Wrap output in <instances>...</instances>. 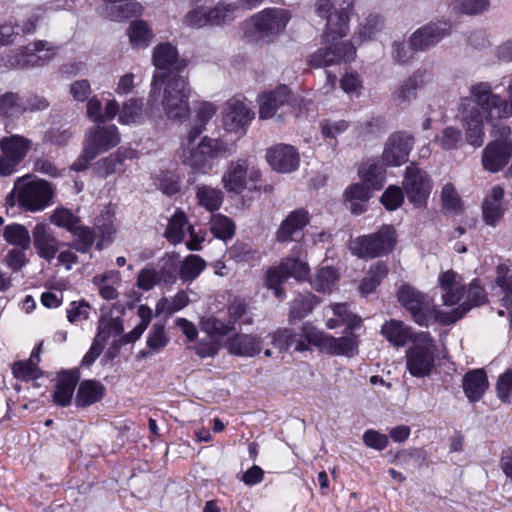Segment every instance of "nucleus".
Wrapping results in <instances>:
<instances>
[{
    "instance_id": "obj_1",
    "label": "nucleus",
    "mask_w": 512,
    "mask_h": 512,
    "mask_svg": "<svg viewBox=\"0 0 512 512\" xmlns=\"http://www.w3.org/2000/svg\"><path fill=\"white\" fill-rule=\"evenodd\" d=\"M470 97L460 103V118L467 142L480 147L484 142V119L509 118L512 116V82L507 88V100L494 94L490 84L480 82L470 87Z\"/></svg>"
},
{
    "instance_id": "obj_2",
    "label": "nucleus",
    "mask_w": 512,
    "mask_h": 512,
    "mask_svg": "<svg viewBox=\"0 0 512 512\" xmlns=\"http://www.w3.org/2000/svg\"><path fill=\"white\" fill-rule=\"evenodd\" d=\"M200 135L201 128H190L182 139L179 158L192 172L207 175L214 168L216 160L230 152V147L220 138L203 136L197 141Z\"/></svg>"
},
{
    "instance_id": "obj_3",
    "label": "nucleus",
    "mask_w": 512,
    "mask_h": 512,
    "mask_svg": "<svg viewBox=\"0 0 512 512\" xmlns=\"http://www.w3.org/2000/svg\"><path fill=\"white\" fill-rule=\"evenodd\" d=\"M119 143L120 134L115 125L98 123L90 127L85 133L82 151L72 164V169L77 172L86 170L99 154L109 151Z\"/></svg>"
},
{
    "instance_id": "obj_4",
    "label": "nucleus",
    "mask_w": 512,
    "mask_h": 512,
    "mask_svg": "<svg viewBox=\"0 0 512 512\" xmlns=\"http://www.w3.org/2000/svg\"><path fill=\"white\" fill-rule=\"evenodd\" d=\"M354 4L355 0H316L315 13L325 21L322 37L334 40L348 35Z\"/></svg>"
},
{
    "instance_id": "obj_5",
    "label": "nucleus",
    "mask_w": 512,
    "mask_h": 512,
    "mask_svg": "<svg viewBox=\"0 0 512 512\" xmlns=\"http://www.w3.org/2000/svg\"><path fill=\"white\" fill-rule=\"evenodd\" d=\"M291 16L281 8H267L246 23L245 37L251 42H273L286 28Z\"/></svg>"
},
{
    "instance_id": "obj_6",
    "label": "nucleus",
    "mask_w": 512,
    "mask_h": 512,
    "mask_svg": "<svg viewBox=\"0 0 512 512\" xmlns=\"http://www.w3.org/2000/svg\"><path fill=\"white\" fill-rule=\"evenodd\" d=\"M396 244L395 228L392 225H382L376 232L352 240L349 248L359 258L373 259L388 255Z\"/></svg>"
},
{
    "instance_id": "obj_7",
    "label": "nucleus",
    "mask_w": 512,
    "mask_h": 512,
    "mask_svg": "<svg viewBox=\"0 0 512 512\" xmlns=\"http://www.w3.org/2000/svg\"><path fill=\"white\" fill-rule=\"evenodd\" d=\"M191 90L182 76L169 77L164 86L162 108L171 121H185L190 116L189 98Z\"/></svg>"
},
{
    "instance_id": "obj_8",
    "label": "nucleus",
    "mask_w": 512,
    "mask_h": 512,
    "mask_svg": "<svg viewBox=\"0 0 512 512\" xmlns=\"http://www.w3.org/2000/svg\"><path fill=\"white\" fill-rule=\"evenodd\" d=\"M303 332L309 344L330 355L353 357L358 353L357 336L351 333V326L347 328L346 335L339 338L326 334L309 323L303 325Z\"/></svg>"
},
{
    "instance_id": "obj_9",
    "label": "nucleus",
    "mask_w": 512,
    "mask_h": 512,
    "mask_svg": "<svg viewBox=\"0 0 512 512\" xmlns=\"http://www.w3.org/2000/svg\"><path fill=\"white\" fill-rule=\"evenodd\" d=\"M491 135L495 138L483 150L482 165L491 173L499 172L512 156L511 129L503 123L493 125Z\"/></svg>"
},
{
    "instance_id": "obj_10",
    "label": "nucleus",
    "mask_w": 512,
    "mask_h": 512,
    "mask_svg": "<svg viewBox=\"0 0 512 512\" xmlns=\"http://www.w3.org/2000/svg\"><path fill=\"white\" fill-rule=\"evenodd\" d=\"M436 345L427 332H420L413 338L412 346L406 352V365L415 377L428 376L434 368Z\"/></svg>"
},
{
    "instance_id": "obj_11",
    "label": "nucleus",
    "mask_w": 512,
    "mask_h": 512,
    "mask_svg": "<svg viewBox=\"0 0 512 512\" xmlns=\"http://www.w3.org/2000/svg\"><path fill=\"white\" fill-rule=\"evenodd\" d=\"M325 46L310 55L308 63L317 68L340 65L351 62L356 57V47L353 40L342 41V38L328 40L322 37Z\"/></svg>"
},
{
    "instance_id": "obj_12",
    "label": "nucleus",
    "mask_w": 512,
    "mask_h": 512,
    "mask_svg": "<svg viewBox=\"0 0 512 512\" xmlns=\"http://www.w3.org/2000/svg\"><path fill=\"white\" fill-rule=\"evenodd\" d=\"M14 190L17 192L19 204L32 212L43 210L50 204L53 197V189L45 180L27 182L18 179Z\"/></svg>"
},
{
    "instance_id": "obj_13",
    "label": "nucleus",
    "mask_w": 512,
    "mask_h": 512,
    "mask_svg": "<svg viewBox=\"0 0 512 512\" xmlns=\"http://www.w3.org/2000/svg\"><path fill=\"white\" fill-rule=\"evenodd\" d=\"M222 125L225 131L244 136L253 119L255 112L241 99L231 98L222 108Z\"/></svg>"
},
{
    "instance_id": "obj_14",
    "label": "nucleus",
    "mask_w": 512,
    "mask_h": 512,
    "mask_svg": "<svg viewBox=\"0 0 512 512\" xmlns=\"http://www.w3.org/2000/svg\"><path fill=\"white\" fill-rule=\"evenodd\" d=\"M397 297L398 301L411 313L413 320L419 325H427L433 312L436 317L442 314L436 312L432 300L428 296L409 285L401 286Z\"/></svg>"
},
{
    "instance_id": "obj_15",
    "label": "nucleus",
    "mask_w": 512,
    "mask_h": 512,
    "mask_svg": "<svg viewBox=\"0 0 512 512\" xmlns=\"http://www.w3.org/2000/svg\"><path fill=\"white\" fill-rule=\"evenodd\" d=\"M309 267L306 262L296 258H286L279 266L269 269L266 273L265 285L274 291L276 297H282L281 284L289 277L303 280L308 276Z\"/></svg>"
},
{
    "instance_id": "obj_16",
    "label": "nucleus",
    "mask_w": 512,
    "mask_h": 512,
    "mask_svg": "<svg viewBox=\"0 0 512 512\" xmlns=\"http://www.w3.org/2000/svg\"><path fill=\"white\" fill-rule=\"evenodd\" d=\"M402 184L409 202L415 207L420 208L426 203L432 184L424 170L411 163L405 169Z\"/></svg>"
},
{
    "instance_id": "obj_17",
    "label": "nucleus",
    "mask_w": 512,
    "mask_h": 512,
    "mask_svg": "<svg viewBox=\"0 0 512 512\" xmlns=\"http://www.w3.org/2000/svg\"><path fill=\"white\" fill-rule=\"evenodd\" d=\"M414 143V137L405 131L391 134L384 145L382 162L387 166H401L408 161Z\"/></svg>"
},
{
    "instance_id": "obj_18",
    "label": "nucleus",
    "mask_w": 512,
    "mask_h": 512,
    "mask_svg": "<svg viewBox=\"0 0 512 512\" xmlns=\"http://www.w3.org/2000/svg\"><path fill=\"white\" fill-rule=\"evenodd\" d=\"M450 34L447 23L430 22L418 28L410 36L411 49L415 52H425L436 46Z\"/></svg>"
},
{
    "instance_id": "obj_19",
    "label": "nucleus",
    "mask_w": 512,
    "mask_h": 512,
    "mask_svg": "<svg viewBox=\"0 0 512 512\" xmlns=\"http://www.w3.org/2000/svg\"><path fill=\"white\" fill-rule=\"evenodd\" d=\"M291 91L286 85H279L275 89L262 93L258 97L259 119H272L277 121L284 119L283 113H277L279 109L289 103Z\"/></svg>"
},
{
    "instance_id": "obj_20",
    "label": "nucleus",
    "mask_w": 512,
    "mask_h": 512,
    "mask_svg": "<svg viewBox=\"0 0 512 512\" xmlns=\"http://www.w3.org/2000/svg\"><path fill=\"white\" fill-rule=\"evenodd\" d=\"M265 157L270 167L279 173H291L298 169L300 163L297 149L284 143L269 147Z\"/></svg>"
},
{
    "instance_id": "obj_21",
    "label": "nucleus",
    "mask_w": 512,
    "mask_h": 512,
    "mask_svg": "<svg viewBox=\"0 0 512 512\" xmlns=\"http://www.w3.org/2000/svg\"><path fill=\"white\" fill-rule=\"evenodd\" d=\"M487 294L478 281H472L467 289L466 300L450 312L439 314L437 318L443 324H451L461 319L472 307L485 304Z\"/></svg>"
},
{
    "instance_id": "obj_22",
    "label": "nucleus",
    "mask_w": 512,
    "mask_h": 512,
    "mask_svg": "<svg viewBox=\"0 0 512 512\" xmlns=\"http://www.w3.org/2000/svg\"><path fill=\"white\" fill-rule=\"evenodd\" d=\"M33 244L38 255L48 262H51L61 247L66 246L60 243L53 231L46 224H37L32 232Z\"/></svg>"
},
{
    "instance_id": "obj_23",
    "label": "nucleus",
    "mask_w": 512,
    "mask_h": 512,
    "mask_svg": "<svg viewBox=\"0 0 512 512\" xmlns=\"http://www.w3.org/2000/svg\"><path fill=\"white\" fill-rule=\"evenodd\" d=\"M309 220V213L305 209L291 211L276 232L277 241L281 243L296 241Z\"/></svg>"
},
{
    "instance_id": "obj_24",
    "label": "nucleus",
    "mask_w": 512,
    "mask_h": 512,
    "mask_svg": "<svg viewBox=\"0 0 512 512\" xmlns=\"http://www.w3.org/2000/svg\"><path fill=\"white\" fill-rule=\"evenodd\" d=\"M58 47L43 40H38L33 47H26L17 65L21 67H39L48 63L57 53Z\"/></svg>"
},
{
    "instance_id": "obj_25",
    "label": "nucleus",
    "mask_w": 512,
    "mask_h": 512,
    "mask_svg": "<svg viewBox=\"0 0 512 512\" xmlns=\"http://www.w3.org/2000/svg\"><path fill=\"white\" fill-rule=\"evenodd\" d=\"M438 282L444 305L454 306L463 298L465 286L461 277L456 272L449 270L442 273L439 276Z\"/></svg>"
},
{
    "instance_id": "obj_26",
    "label": "nucleus",
    "mask_w": 512,
    "mask_h": 512,
    "mask_svg": "<svg viewBox=\"0 0 512 512\" xmlns=\"http://www.w3.org/2000/svg\"><path fill=\"white\" fill-rule=\"evenodd\" d=\"M248 163L238 159L232 161L222 176L223 187L235 194L242 193L247 187Z\"/></svg>"
},
{
    "instance_id": "obj_27",
    "label": "nucleus",
    "mask_w": 512,
    "mask_h": 512,
    "mask_svg": "<svg viewBox=\"0 0 512 512\" xmlns=\"http://www.w3.org/2000/svg\"><path fill=\"white\" fill-rule=\"evenodd\" d=\"M504 189L496 185L492 187L490 193L486 196L482 204L483 220L487 225L496 226L505 213L503 205Z\"/></svg>"
},
{
    "instance_id": "obj_28",
    "label": "nucleus",
    "mask_w": 512,
    "mask_h": 512,
    "mask_svg": "<svg viewBox=\"0 0 512 512\" xmlns=\"http://www.w3.org/2000/svg\"><path fill=\"white\" fill-rule=\"evenodd\" d=\"M242 9L240 3L219 1L212 7H207L210 27H223L230 25L237 17L238 11Z\"/></svg>"
},
{
    "instance_id": "obj_29",
    "label": "nucleus",
    "mask_w": 512,
    "mask_h": 512,
    "mask_svg": "<svg viewBox=\"0 0 512 512\" xmlns=\"http://www.w3.org/2000/svg\"><path fill=\"white\" fill-rule=\"evenodd\" d=\"M424 85V72L416 71L403 79L395 88L392 97L396 104H409L416 99L417 91Z\"/></svg>"
},
{
    "instance_id": "obj_30",
    "label": "nucleus",
    "mask_w": 512,
    "mask_h": 512,
    "mask_svg": "<svg viewBox=\"0 0 512 512\" xmlns=\"http://www.w3.org/2000/svg\"><path fill=\"white\" fill-rule=\"evenodd\" d=\"M31 147L32 141L29 138L18 134L6 136L0 140L1 152L12 158V160H15L17 163L22 162Z\"/></svg>"
},
{
    "instance_id": "obj_31",
    "label": "nucleus",
    "mask_w": 512,
    "mask_h": 512,
    "mask_svg": "<svg viewBox=\"0 0 512 512\" xmlns=\"http://www.w3.org/2000/svg\"><path fill=\"white\" fill-rule=\"evenodd\" d=\"M488 385L487 375L482 369L469 371L465 374L462 381L464 393L472 402L482 398Z\"/></svg>"
},
{
    "instance_id": "obj_32",
    "label": "nucleus",
    "mask_w": 512,
    "mask_h": 512,
    "mask_svg": "<svg viewBox=\"0 0 512 512\" xmlns=\"http://www.w3.org/2000/svg\"><path fill=\"white\" fill-rule=\"evenodd\" d=\"M226 346L231 354L253 357L261 350V340L253 335L237 334L227 341Z\"/></svg>"
},
{
    "instance_id": "obj_33",
    "label": "nucleus",
    "mask_w": 512,
    "mask_h": 512,
    "mask_svg": "<svg viewBox=\"0 0 512 512\" xmlns=\"http://www.w3.org/2000/svg\"><path fill=\"white\" fill-rule=\"evenodd\" d=\"M78 370L62 372L59 376L56 390L53 394L54 402L60 406H67L70 404L75 387L79 381Z\"/></svg>"
},
{
    "instance_id": "obj_34",
    "label": "nucleus",
    "mask_w": 512,
    "mask_h": 512,
    "mask_svg": "<svg viewBox=\"0 0 512 512\" xmlns=\"http://www.w3.org/2000/svg\"><path fill=\"white\" fill-rule=\"evenodd\" d=\"M132 152L123 148L118 149L115 153L98 160L95 163L94 172L97 176L107 178L116 173L124 160L130 156Z\"/></svg>"
},
{
    "instance_id": "obj_35",
    "label": "nucleus",
    "mask_w": 512,
    "mask_h": 512,
    "mask_svg": "<svg viewBox=\"0 0 512 512\" xmlns=\"http://www.w3.org/2000/svg\"><path fill=\"white\" fill-rule=\"evenodd\" d=\"M195 195L197 204L209 212L218 210L224 199V194L219 188L206 184L198 185Z\"/></svg>"
},
{
    "instance_id": "obj_36",
    "label": "nucleus",
    "mask_w": 512,
    "mask_h": 512,
    "mask_svg": "<svg viewBox=\"0 0 512 512\" xmlns=\"http://www.w3.org/2000/svg\"><path fill=\"white\" fill-rule=\"evenodd\" d=\"M104 394V386L95 380H85L81 382L77 394L76 405L86 407L99 401Z\"/></svg>"
},
{
    "instance_id": "obj_37",
    "label": "nucleus",
    "mask_w": 512,
    "mask_h": 512,
    "mask_svg": "<svg viewBox=\"0 0 512 512\" xmlns=\"http://www.w3.org/2000/svg\"><path fill=\"white\" fill-rule=\"evenodd\" d=\"M383 336L395 346H404L411 338L410 328L400 320L392 319L383 324L381 328Z\"/></svg>"
},
{
    "instance_id": "obj_38",
    "label": "nucleus",
    "mask_w": 512,
    "mask_h": 512,
    "mask_svg": "<svg viewBox=\"0 0 512 512\" xmlns=\"http://www.w3.org/2000/svg\"><path fill=\"white\" fill-rule=\"evenodd\" d=\"M186 231L193 233L192 226L188 225L187 217L182 211L176 212L167 225L165 237L172 244H178L184 239Z\"/></svg>"
},
{
    "instance_id": "obj_39",
    "label": "nucleus",
    "mask_w": 512,
    "mask_h": 512,
    "mask_svg": "<svg viewBox=\"0 0 512 512\" xmlns=\"http://www.w3.org/2000/svg\"><path fill=\"white\" fill-rule=\"evenodd\" d=\"M129 41L134 48H146L153 39V33L149 25L143 20L131 22L128 28Z\"/></svg>"
},
{
    "instance_id": "obj_40",
    "label": "nucleus",
    "mask_w": 512,
    "mask_h": 512,
    "mask_svg": "<svg viewBox=\"0 0 512 512\" xmlns=\"http://www.w3.org/2000/svg\"><path fill=\"white\" fill-rule=\"evenodd\" d=\"M382 28V19L377 15H369L360 23L357 31L352 36V40L357 44H361L367 40H372L382 30Z\"/></svg>"
},
{
    "instance_id": "obj_41",
    "label": "nucleus",
    "mask_w": 512,
    "mask_h": 512,
    "mask_svg": "<svg viewBox=\"0 0 512 512\" xmlns=\"http://www.w3.org/2000/svg\"><path fill=\"white\" fill-rule=\"evenodd\" d=\"M388 274V267L383 262H376L373 264L367 275L363 278L360 284V292L362 295L372 293Z\"/></svg>"
},
{
    "instance_id": "obj_42",
    "label": "nucleus",
    "mask_w": 512,
    "mask_h": 512,
    "mask_svg": "<svg viewBox=\"0 0 512 512\" xmlns=\"http://www.w3.org/2000/svg\"><path fill=\"white\" fill-rule=\"evenodd\" d=\"M495 282L505 293L502 302L503 306L509 310L510 322L512 324V268L506 265H499Z\"/></svg>"
},
{
    "instance_id": "obj_43",
    "label": "nucleus",
    "mask_w": 512,
    "mask_h": 512,
    "mask_svg": "<svg viewBox=\"0 0 512 512\" xmlns=\"http://www.w3.org/2000/svg\"><path fill=\"white\" fill-rule=\"evenodd\" d=\"M206 262L198 255L190 254L184 258L179 266V276L183 282L196 279L205 269Z\"/></svg>"
},
{
    "instance_id": "obj_44",
    "label": "nucleus",
    "mask_w": 512,
    "mask_h": 512,
    "mask_svg": "<svg viewBox=\"0 0 512 512\" xmlns=\"http://www.w3.org/2000/svg\"><path fill=\"white\" fill-rule=\"evenodd\" d=\"M358 174L361 181L369 185L372 190L381 189L385 181L384 170L376 163L366 162L362 164Z\"/></svg>"
},
{
    "instance_id": "obj_45",
    "label": "nucleus",
    "mask_w": 512,
    "mask_h": 512,
    "mask_svg": "<svg viewBox=\"0 0 512 512\" xmlns=\"http://www.w3.org/2000/svg\"><path fill=\"white\" fill-rule=\"evenodd\" d=\"M178 59L177 49L170 43H162L153 49L152 61L157 69H168Z\"/></svg>"
},
{
    "instance_id": "obj_46",
    "label": "nucleus",
    "mask_w": 512,
    "mask_h": 512,
    "mask_svg": "<svg viewBox=\"0 0 512 512\" xmlns=\"http://www.w3.org/2000/svg\"><path fill=\"white\" fill-rule=\"evenodd\" d=\"M143 7L138 2L110 5L106 8V16L116 22L124 21L133 16L142 14Z\"/></svg>"
},
{
    "instance_id": "obj_47",
    "label": "nucleus",
    "mask_w": 512,
    "mask_h": 512,
    "mask_svg": "<svg viewBox=\"0 0 512 512\" xmlns=\"http://www.w3.org/2000/svg\"><path fill=\"white\" fill-rule=\"evenodd\" d=\"M71 233L74 235V240L68 244L69 248H73L80 253L89 252L95 242L94 230L80 223Z\"/></svg>"
},
{
    "instance_id": "obj_48",
    "label": "nucleus",
    "mask_w": 512,
    "mask_h": 512,
    "mask_svg": "<svg viewBox=\"0 0 512 512\" xmlns=\"http://www.w3.org/2000/svg\"><path fill=\"white\" fill-rule=\"evenodd\" d=\"M338 271L330 266L319 269L311 284L318 292H331L332 287L338 282Z\"/></svg>"
},
{
    "instance_id": "obj_49",
    "label": "nucleus",
    "mask_w": 512,
    "mask_h": 512,
    "mask_svg": "<svg viewBox=\"0 0 512 512\" xmlns=\"http://www.w3.org/2000/svg\"><path fill=\"white\" fill-rule=\"evenodd\" d=\"M179 256L177 254H166L161 260L159 265V276L161 282L165 284H174L177 281V274L179 273Z\"/></svg>"
},
{
    "instance_id": "obj_50",
    "label": "nucleus",
    "mask_w": 512,
    "mask_h": 512,
    "mask_svg": "<svg viewBox=\"0 0 512 512\" xmlns=\"http://www.w3.org/2000/svg\"><path fill=\"white\" fill-rule=\"evenodd\" d=\"M4 239L16 246H20L22 250L29 248L31 237L26 227L20 224L7 225L4 229Z\"/></svg>"
},
{
    "instance_id": "obj_51",
    "label": "nucleus",
    "mask_w": 512,
    "mask_h": 512,
    "mask_svg": "<svg viewBox=\"0 0 512 512\" xmlns=\"http://www.w3.org/2000/svg\"><path fill=\"white\" fill-rule=\"evenodd\" d=\"M26 112V103L16 93L8 92L0 96V113L5 116H18Z\"/></svg>"
},
{
    "instance_id": "obj_52",
    "label": "nucleus",
    "mask_w": 512,
    "mask_h": 512,
    "mask_svg": "<svg viewBox=\"0 0 512 512\" xmlns=\"http://www.w3.org/2000/svg\"><path fill=\"white\" fill-rule=\"evenodd\" d=\"M124 331L123 322L120 318L101 317L98 324V333L96 338L105 345L110 337L121 335Z\"/></svg>"
},
{
    "instance_id": "obj_53",
    "label": "nucleus",
    "mask_w": 512,
    "mask_h": 512,
    "mask_svg": "<svg viewBox=\"0 0 512 512\" xmlns=\"http://www.w3.org/2000/svg\"><path fill=\"white\" fill-rule=\"evenodd\" d=\"M207 7L199 5L191 8L182 17V24L190 29H202L210 27Z\"/></svg>"
},
{
    "instance_id": "obj_54",
    "label": "nucleus",
    "mask_w": 512,
    "mask_h": 512,
    "mask_svg": "<svg viewBox=\"0 0 512 512\" xmlns=\"http://www.w3.org/2000/svg\"><path fill=\"white\" fill-rule=\"evenodd\" d=\"M489 6V0H450L449 7L456 13L476 15L483 13Z\"/></svg>"
},
{
    "instance_id": "obj_55",
    "label": "nucleus",
    "mask_w": 512,
    "mask_h": 512,
    "mask_svg": "<svg viewBox=\"0 0 512 512\" xmlns=\"http://www.w3.org/2000/svg\"><path fill=\"white\" fill-rule=\"evenodd\" d=\"M383 121L381 117L370 116L369 118L360 121L353 129V133L357 138H371L376 137L382 129Z\"/></svg>"
},
{
    "instance_id": "obj_56",
    "label": "nucleus",
    "mask_w": 512,
    "mask_h": 512,
    "mask_svg": "<svg viewBox=\"0 0 512 512\" xmlns=\"http://www.w3.org/2000/svg\"><path fill=\"white\" fill-rule=\"evenodd\" d=\"M210 225L211 232L219 239L226 240L234 235L235 225L224 215H213L211 217Z\"/></svg>"
},
{
    "instance_id": "obj_57",
    "label": "nucleus",
    "mask_w": 512,
    "mask_h": 512,
    "mask_svg": "<svg viewBox=\"0 0 512 512\" xmlns=\"http://www.w3.org/2000/svg\"><path fill=\"white\" fill-rule=\"evenodd\" d=\"M147 346L154 352H158L169 343V337L166 334L165 325L156 322L152 325L146 340Z\"/></svg>"
},
{
    "instance_id": "obj_58",
    "label": "nucleus",
    "mask_w": 512,
    "mask_h": 512,
    "mask_svg": "<svg viewBox=\"0 0 512 512\" xmlns=\"http://www.w3.org/2000/svg\"><path fill=\"white\" fill-rule=\"evenodd\" d=\"M50 221L54 225L64 228L69 232L75 230L81 223L80 218L66 208L56 209L51 215Z\"/></svg>"
},
{
    "instance_id": "obj_59",
    "label": "nucleus",
    "mask_w": 512,
    "mask_h": 512,
    "mask_svg": "<svg viewBox=\"0 0 512 512\" xmlns=\"http://www.w3.org/2000/svg\"><path fill=\"white\" fill-rule=\"evenodd\" d=\"M143 102L139 99H130L124 103L119 112V122L121 124H131L137 122L142 115Z\"/></svg>"
},
{
    "instance_id": "obj_60",
    "label": "nucleus",
    "mask_w": 512,
    "mask_h": 512,
    "mask_svg": "<svg viewBox=\"0 0 512 512\" xmlns=\"http://www.w3.org/2000/svg\"><path fill=\"white\" fill-rule=\"evenodd\" d=\"M441 200L443 209L450 214H458L461 211V199L452 184H446L442 188Z\"/></svg>"
},
{
    "instance_id": "obj_61",
    "label": "nucleus",
    "mask_w": 512,
    "mask_h": 512,
    "mask_svg": "<svg viewBox=\"0 0 512 512\" xmlns=\"http://www.w3.org/2000/svg\"><path fill=\"white\" fill-rule=\"evenodd\" d=\"M315 306V296L311 294L300 295L291 303V316L294 319H301L312 312Z\"/></svg>"
},
{
    "instance_id": "obj_62",
    "label": "nucleus",
    "mask_w": 512,
    "mask_h": 512,
    "mask_svg": "<svg viewBox=\"0 0 512 512\" xmlns=\"http://www.w3.org/2000/svg\"><path fill=\"white\" fill-rule=\"evenodd\" d=\"M91 306L85 300L72 301L67 308V320L71 324L87 320L90 316Z\"/></svg>"
},
{
    "instance_id": "obj_63",
    "label": "nucleus",
    "mask_w": 512,
    "mask_h": 512,
    "mask_svg": "<svg viewBox=\"0 0 512 512\" xmlns=\"http://www.w3.org/2000/svg\"><path fill=\"white\" fill-rule=\"evenodd\" d=\"M160 282L161 276L157 269L147 266L138 272L136 286L141 290L149 291Z\"/></svg>"
},
{
    "instance_id": "obj_64",
    "label": "nucleus",
    "mask_w": 512,
    "mask_h": 512,
    "mask_svg": "<svg viewBox=\"0 0 512 512\" xmlns=\"http://www.w3.org/2000/svg\"><path fill=\"white\" fill-rule=\"evenodd\" d=\"M96 229L101 235L102 241L111 242L114 239L117 227L114 223V216L109 212L101 215L96 223Z\"/></svg>"
}]
</instances>
